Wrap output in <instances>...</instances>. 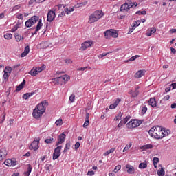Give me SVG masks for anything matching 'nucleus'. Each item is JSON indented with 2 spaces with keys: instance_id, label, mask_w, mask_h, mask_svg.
I'll return each mask as SVG.
<instances>
[{
  "instance_id": "8",
  "label": "nucleus",
  "mask_w": 176,
  "mask_h": 176,
  "mask_svg": "<svg viewBox=\"0 0 176 176\" xmlns=\"http://www.w3.org/2000/svg\"><path fill=\"white\" fill-rule=\"evenodd\" d=\"M62 148H63L62 146H58L54 149L53 155H52L53 160H57V159H58V157H60V156H61Z\"/></svg>"
},
{
  "instance_id": "28",
  "label": "nucleus",
  "mask_w": 176,
  "mask_h": 176,
  "mask_svg": "<svg viewBox=\"0 0 176 176\" xmlns=\"http://www.w3.org/2000/svg\"><path fill=\"white\" fill-rule=\"evenodd\" d=\"M30 75H31L32 76H36V75H38V71L36 70V67H33L32 69H31L29 72Z\"/></svg>"
},
{
  "instance_id": "31",
  "label": "nucleus",
  "mask_w": 176,
  "mask_h": 176,
  "mask_svg": "<svg viewBox=\"0 0 176 176\" xmlns=\"http://www.w3.org/2000/svg\"><path fill=\"white\" fill-rule=\"evenodd\" d=\"M52 80L54 85H60V82H61V78L60 77H57V78H53Z\"/></svg>"
},
{
  "instance_id": "20",
  "label": "nucleus",
  "mask_w": 176,
  "mask_h": 176,
  "mask_svg": "<svg viewBox=\"0 0 176 176\" xmlns=\"http://www.w3.org/2000/svg\"><path fill=\"white\" fill-rule=\"evenodd\" d=\"M148 103V105H151L153 108H155L157 106L156 99L155 98H151Z\"/></svg>"
},
{
  "instance_id": "48",
  "label": "nucleus",
  "mask_w": 176,
  "mask_h": 176,
  "mask_svg": "<svg viewBox=\"0 0 176 176\" xmlns=\"http://www.w3.org/2000/svg\"><path fill=\"white\" fill-rule=\"evenodd\" d=\"M21 8V5L19 4L13 7L12 12H16V10H19Z\"/></svg>"
},
{
  "instance_id": "55",
  "label": "nucleus",
  "mask_w": 176,
  "mask_h": 176,
  "mask_svg": "<svg viewBox=\"0 0 176 176\" xmlns=\"http://www.w3.org/2000/svg\"><path fill=\"white\" fill-rule=\"evenodd\" d=\"M170 100V95H166L164 97L163 100H161V102L164 100V101H168Z\"/></svg>"
},
{
  "instance_id": "22",
  "label": "nucleus",
  "mask_w": 176,
  "mask_h": 176,
  "mask_svg": "<svg viewBox=\"0 0 176 176\" xmlns=\"http://www.w3.org/2000/svg\"><path fill=\"white\" fill-rule=\"evenodd\" d=\"M120 101H122V99H116L115 102L113 104H111L109 107V109H115V108H116V107H118V105H119V102H120Z\"/></svg>"
},
{
  "instance_id": "1",
  "label": "nucleus",
  "mask_w": 176,
  "mask_h": 176,
  "mask_svg": "<svg viewBox=\"0 0 176 176\" xmlns=\"http://www.w3.org/2000/svg\"><path fill=\"white\" fill-rule=\"evenodd\" d=\"M48 102L46 100L41 102L38 104L33 110L32 116L34 119H39L46 111V107L48 105Z\"/></svg>"
},
{
  "instance_id": "64",
  "label": "nucleus",
  "mask_w": 176,
  "mask_h": 176,
  "mask_svg": "<svg viewBox=\"0 0 176 176\" xmlns=\"http://www.w3.org/2000/svg\"><path fill=\"white\" fill-rule=\"evenodd\" d=\"M13 122H14V119H10V120H9L8 125H9V126H12V125L13 124Z\"/></svg>"
},
{
  "instance_id": "54",
  "label": "nucleus",
  "mask_w": 176,
  "mask_h": 176,
  "mask_svg": "<svg viewBox=\"0 0 176 176\" xmlns=\"http://www.w3.org/2000/svg\"><path fill=\"white\" fill-rule=\"evenodd\" d=\"M109 53H112V52H107V53H103V54L99 55V58H102V57H105V56H108V54H109Z\"/></svg>"
},
{
  "instance_id": "32",
  "label": "nucleus",
  "mask_w": 176,
  "mask_h": 176,
  "mask_svg": "<svg viewBox=\"0 0 176 176\" xmlns=\"http://www.w3.org/2000/svg\"><path fill=\"white\" fill-rule=\"evenodd\" d=\"M75 10V7H72V8H65V12L66 13V14H69V13H72V12H74Z\"/></svg>"
},
{
  "instance_id": "3",
  "label": "nucleus",
  "mask_w": 176,
  "mask_h": 176,
  "mask_svg": "<svg viewBox=\"0 0 176 176\" xmlns=\"http://www.w3.org/2000/svg\"><path fill=\"white\" fill-rule=\"evenodd\" d=\"M148 134L152 138L155 140H162V127L160 126H155L152 127L148 131Z\"/></svg>"
},
{
  "instance_id": "27",
  "label": "nucleus",
  "mask_w": 176,
  "mask_h": 176,
  "mask_svg": "<svg viewBox=\"0 0 176 176\" xmlns=\"http://www.w3.org/2000/svg\"><path fill=\"white\" fill-rule=\"evenodd\" d=\"M31 171H32V166H31L30 164H28L27 171L24 173V176H30V174H31Z\"/></svg>"
},
{
  "instance_id": "10",
  "label": "nucleus",
  "mask_w": 176,
  "mask_h": 176,
  "mask_svg": "<svg viewBox=\"0 0 176 176\" xmlns=\"http://www.w3.org/2000/svg\"><path fill=\"white\" fill-rule=\"evenodd\" d=\"M30 151H38L39 149V139L34 140L29 146Z\"/></svg>"
},
{
  "instance_id": "18",
  "label": "nucleus",
  "mask_w": 176,
  "mask_h": 176,
  "mask_svg": "<svg viewBox=\"0 0 176 176\" xmlns=\"http://www.w3.org/2000/svg\"><path fill=\"white\" fill-rule=\"evenodd\" d=\"M155 32H156V28H150L147 30L146 36H152L153 34H155Z\"/></svg>"
},
{
  "instance_id": "52",
  "label": "nucleus",
  "mask_w": 176,
  "mask_h": 176,
  "mask_svg": "<svg viewBox=\"0 0 176 176\" xmlns=\"http://www.w3.org/2000/svg\"><path fill=\"white\" fill-rule=\"evenodd\" d=\"M15 38L16 42H20L21 41V35L20 34L15 35Z\"/></svg>"
},
{
  "instance_id": "59",
  "label": "nucleus",
  "mask_w": 176,
  "mask_h": 176,
  "mask_svg": "<svg viewBox=\"0 0 176 176\" xmlns=\"http://www.w3.org/2000/svg\"><path fill=\"white\" fill-rule=\"evenodd\" d=\"M153 162L154 164H157V163H159V158L155 157L153 160Z\"/></svg>"
},
{
  "instance_id": "2",
  "label": "nucleus",
  "mask_w": 176,
  "mask_h": 176,
  "mask_svg": "<svg viewBox=\"0 0 176 176\" xmlns=\"http://www.w3.org/2000/svg\"><path fill=\"white\" fill-rule=\"evenodd\" d=\"M37 21L38 22L37 23L34 35H36L38 31H39V30H41V28H42V27L43 26V23H42V19H39V16H33L25 23V27L30 28L32 27V25H34V24H35Z\"/></svg>"
},
{
  "instance_id": "21",
  "label": "nucleus",
  "mask_w": 176,
  "mask_h": 176,
  "mask_svg": "<svg viewBox=\"0 0 176 176\" xmlns=\"http://www.w3.org/2000/svg\"><path fill=\"white\" fill-rule=\"evenodd\" d=\"M145 75V71L144 70H139L136 72L135 74V78H137L138 79H140V78H142Z\"/></svg>"
},
{
  "instance_id": "6",
  "label": "nucleus",
  "mask_w": 176,
  "mask_h": 176,
  "mask_svg": "<svg viewBox=\"0 0 176 176\" xmlns=\"http://www.w3.org/2000/svg\"><path fill=\"white\" fill-rule=\"evenodd\" d=\"M104 36L107 39H110V38H118L119 34L116 30L113 29H110L104 32Z\"/></svg>"
},
{
  "instance_id": "41",
  "label": "nucleus",
  "mask_w": 176,
  "mask_h": 176,
  "mask_svg": "<svg viewBox=\"0 0 176 176\" xmlns=\"http://www.w3.org/2000/svg\"><path fill=\"white\" fill-rule=\"evenodd\" d=\"M132 145L133 144L131 143L126 144V146L124 147V148L123 149L122 152H126V151H129V149H130V148H131Z\"/></svg>"
},
{
  "instance_id": "19",
  "label": "nucleus",
  "mask_w": 176,
  "mask_h": 176,
  "mask_svg": "<svg viewBox=\"0 0 176 176\" xmlns=\"http://www.w3.org/2000/svg\"><path fill=\"white\" fill-rule=\"evenodd\" d=\"M126 168H127L128 174H134L135 172V168H134L133 166L130 164H126Z\"/></svg>"
},
{
  "instance_id": "49",
  "label": "nucleus",
  "mask_w": 176,
  "mask_h": 176,
  "mask_svg": "<svg viewBox=\"0 0 176 176\" xmlns=\"http://www.w3.org/2000/svg\"><path fill=\"white\" fill-rule=\"evenodd\" d=\"M140 24H141V21H137L135 23H134V25H133V30H135V28L138 27Z\"/></svg>"
},
{
  "instance_id": "50",
  "label": "nucleus",
  "mask_w": 176,
  "mask_h": 176,
  "mask_svg": "<svg viewBox=\"0 0 176 176\" xmlns=\"http://www.w3.org/2000/svg\"><path fill=\"white\" fill-rule=\"evenodd\" d=\"M69 101H70V102H74V101H75V94H72L69 96Z\"/></svg>"
},
{
  "instance_id": "37",
  "label": "nucleus",
  "mask_w": 176,
  "mask_h": 176,
  "mask_svg": "<svg viewBox=\"0 0 176 176\" xmlns=\"http://www.w3.org/2000/svg\"><path fill=\"white\" fill-rule=\"evenodd\" d=\"M70 148H71V143L69 142L66 143L65 147L63 150V153H65L67 151H68Z\"/></svg>"
},
{
  "instance_id": "12",
  "label": "nucleus",
  "mask_w": 176,
  "mask_h": 176,
  "mask_svg": "<svg viewBox=\"0 0 176 176\" xmlns=\"http://www.w3.org/2000/svg\"><path fill=\"white\" fill-rule=\"evenodd\" d=\"M66 137L67 135L64 133L60 134L58 137V141L56 142V146H58V145H60V144H64V142H65Z\"/></svg>"
},
{
  "instance_id": "43",
  "label": "nucleus",
  "mask_w": 176,
  "mask_h": 176,
  "mask_svg": "<svg viewBox=\"0 0 176 176\" xmlns=\"http://www.w3.org/2000/svg\"><path fill=\"white\" fill-rule=\"evenodd\" d=\"M148 167V165L146 163H140L139 164V168H146Z\"/></svg>"
},
{
  "instance_id": "35",
  "label": "nucleus",
  "mask_w": 176,
  "mask_h": 176,
  "mask_svg": "<svg viewBox=\"0 0 176 176\" xmlns=\"http://www.w3.org/2000/svg\"><path fill=\"white\" fill-rule=\"evenodd\" d=\"M115 152V148H111L110 150H108L107 152L104 153V156H108V155H111V153H113Z\"/></svg>"
},
{
  "instance_id": "57",
  "label": "nucleus",
  "mask_w": 176,
  "mask_h": 176,
  "mask_svg": "<svg viewBox=\"0 0 176 176\" xmlns=\"http://www.w3.org/2000/svg\"><path fill=\"white\" fill-rule=\"evenodd\" d=\"M18 29H19V26L15 25L14 26V28H12L11 32H16V31H17Z\"/></svg>"
},
{
  "instance_id": "62",
  "label": "nucleus",
  "mask_w": 176,
  "mask_h": 176,
  "mask_svg": "<svg viewBox=\"0 0 176 176\" xmlns=\"http://www.w3.org/2000/svg\"><path fill=\"white\" fill-rule=\"evenodd\" d=\"M87 175H89V176L94 175V171H93V170L88 171Z\"/></svg>"
},
{
  "instance_id": "38",
  "label": "nucleus",
  "mask_w": 176,
  "mask_h": 176,
  "mask_svg": "<svg viewBox=\"0 0 176 176\" xmlns=\"http://www.w3.org/2000/svg\"><path fill=\"white\" fill-rule=\"evenodd\" d=\"M4 38L5 39H12V38H13V34H10V33H7L4 34Z\"/></svg>"
},
{
  "instance_id": "7",
  "label": "nucleus",
  "mask_w": 176,
  "mask_h": 176,
  "mask_svg": "<svg viewBox=\"0 0 176 176\" xmlns=\"http://www.w3.org/2000/svg\"><path fill=\"white\" fill-rule=\"evenodd\" d=\"M141 121L138 120H132L126 124L127 129H135L141 124Z\"/></svg>"
},
{
  "instance_id": "36",
  "label": "nucleus",
  "mask_w": 176,
  "mask_h": 176,
  "mask_svg": "<svg viewBox=\"0 0 176 176\" xmlns=\"http://www.w3.org/2000/svg\"><path fill=\"white\" fill-rule=\"evenodd\" d=\"M122 116H123V114L122 113H119L115 118L114 120L119 121L122 120Z\"/></svg>"
},
{
  "instance_id": "58",
  "label": "nucleus",
  "mask_w": 176,
  "mask_h": 176,
  "mask_svg": "<svg viewBox=\"0 0 176 176\" xmlns=\"http://www.w3.org/2000/svg\"><path fill=\"white\" fill-rule=\"evenodd\" d=\"M117 17H118V19H119V20H122V19H124V17H126V16L125 15H122V14H118V16H117Z\"/></svg>"
},
{
  "instance_id": "33",
  "label": "nucleus",
  "mask_w": 176,
  "mask_h": 176,
  "mask_svg": "<svg viewBox=\"0 0 176 176\" xmlns=\"http://www.w3.org/2000/svg\"><path fill=\"white\" fill-rule=\"evenodd\" d=\"M60 78V80H64L65 84L67 83V82H68V80H69L70 79L69 76L68 75H65Z\"/></svg>"
},
{
  "instance_id": "13",
  "label": "nucleus",
  "mask_w": 176,
  "mask_h": 176,
  "mask_svg": "<svg viewBox=\"0 0 176 176\" xmlns=\"http://www.w3.org/2000/svg\"><path fill=\"white\" fill-rule=\"evenodd\" d=\"M91 45H93L92 41H88L82 43L81 45V50H86V49H88V47H90Z\"/></svg>"
},
{
  "instance_id": "53",
  "label": "nucleus",
  "mask_w": 176,
  "mask_h": 176,
  "mask_svg": "<svg viewBox=\"0 0 176 176\" xmlns=\"http://www.w3.org/2000/svg\"><path fill=\"white\" fill-rule=\"evenodd\" d=\"M6 118V113H3L2 114V118H1V121L0 122L1 123H3V122H5V119Z\"/></svg>"
},
{
  "instance_id": "11",
  "label": "nucleus",
  "mask_w": 176,
  "mask_h": 176,
  "mask_svg": "<svg viewBox=\"0 0 176 176\" xmlns=\"http://www.w3.org/2000/svg\"><path fill=\"white\" fill-rule=\"evenodd\" d=\"M47 21H49L50 23H52V21H53V20L56 19V12L52 10H50L47 14Z\"/></svg>"
},
{
  "instance_id": "47",
  "label": "nucleus",
  "mask_w": 176,
  "mask_h": 176,
  "mask_svg": "<svg viewBox=\"0 0 176 176\" xmlns=\"http://www.w3.org/2000/svg\"><path fill=\"white\" fill-rule=\"evenodd\" d=\"M55 124L56 126H61L63 124V120L62 119H59V120H57L56 122H55Z\"/></svg>"
},
{
  "instance_id": "46",
  "label": "nucleus",
  "mask_w": 176,
  "mask_h": 176,
  "mask_svg": "<svg viewBox=\"0 0 176 176\" xmlns=\"http://www.w3.org/2000/svg\"><path fill=\"white\" fill-rule=\"evenodd\" d=\"M54 141V138H50V139H46L45 140V144H53V142Z\"/></svg>"
},
{
  "instance_id": "42",
  "label": "nucleus",
  "mask_w": 176,
  "mask_h": 176,
  "mask_svg": "<svg viewBox=\"0 0 176 176\" xmlns=\"http://www.w3.org/2000/svg\"><path fill=\"white\" fill-rule=\"evenodd\" d=\"M4 72V74L3 76V78L4 79H8L9 78V76H10V73L8 72Z\"/></svg>"
},
{
  "instance_id": "29",
  "label": "nucleus",
  "mask_w": 176,
  "mask_h": 176,
  "mask_svg": "<svg viewBox=\"0 0 176 176\" xmlns=\"http://www.w3.org/2000/svg\"><path fill=\"white\" fill-rule=\"evenodd\" d=\"M139 87H137L134 91H131V94L132 97H137L140 94V91H138Z\"/></svg>"
},
{
  "instance_id": "44",
  "label": "nucleus",
  "mask_w": 176,
  "mask_h": 176,
  "mask_svg": "<svg viewBox=\"0 0 176 176\" xmlns=\"http://www.w3.org/2000/svg\"><path fill=\"white\" fill-rule=\"evenodd\" d=\"M135 14H139V16H145V14H146V11L143 10V11H138L136 12Z\"/></svg>"
},
{
  "instance_id": "40",
  "label": "nucleus",
  "mask_w": 176,
  "mask_h": 176,
  "mask_svg": "<svg viewBox=\"0 0 176 176\" xmlns=\"http://www.w3.org/2000/svg\"><path fill=\"white\" fill-rule=\"evenodd\" d=\"M146 111H148V107H146V106L142 107L141 109L142 115H145V113H146Z\"/></svg>"
},
{
  "instance_id": "5",
  "label": "nucleus",
  "mask_w": 176,
  "mask_h": 176,
  "mask_svg": "<svg viewBox=\"0 0 176 176\" xmlns=\"http://www.w3.org/2000/svg\"><path fill=\"white\" fill-rule=\"evenodd\" d=\"M138 6V4L137 2H131L129 1L128 3H125L122 4L120 7V12H122L123 13H126V12H129L131 8H137Z\"/></svg>"
},
{
  "instance_id": "39",
  "label": "nucleus",
  "mask_w": 176,
  "mask_h": 176,
  "mask_svg": "<svg viewBox=\"0 0 176 176\" xmlns=\"http://www.w3.org/2000/svg\"><path fill=\"white\" fill-rule=\"evenodd\" d=\"M12 67L7 66L5 67L3 72H8L9 74H12Z\"/></svg>"
},
{
  "instance_id": "24",
  "label": "nucleus",
  "mask_w": 176,
  "mask_h": 176,
  "mask_svg": "<svg viewBox=\"0 0 176 176\" xmlns=\"http://www.w3.org/2000/svg\"><path fill=\"white\" fill-rule=\"evenodd\" d=\"M35 94V91H32L30 93H26L25 94L23 95V98L24 100H28V98H30V97H32V96H34Z\"/></svg>"
},
{
  "instance_id": "16",
  "label": "nucleus",
  "mask_w": 176,
  "mask_h": 176,
  "mask_svg": "<svg viewBox=\"0 0 176 176\" xmlns=\"http://www.w3.org/2000/svg\"><path fill=\"white\" fill-rule=\"evenodd\" d=\"M58 10H63V9H64V11H62L59 15H58V17H64V16H65V6L63 5V4H59L58 5Z\"/></svg>"
},
{
  "instance_id": "34",
  "label": "nucleus",
  "mask_w": 176,
  "mask_h": 176,
  "mask_svg": "<svg viewBox=\"0 0 176 176\" xmlns=\"http://www.w3.org/2000/svg\"><path fill=\"white\" fill-rule=\"evenodd\" d=\"M38 74H39V72H42V71H44V69H46V65H43L41 67H35Z\"/></svg>"
},
{
  "instance_id": "15",
  "label": "nucleus",
  "mask_w": 176,
  "mask_h": 176,
  "mask_svg": "<svg viewBox=\"0 0 176 176\" xmlns=\"http://www.w3.org/2000/svg\"><path fill=\"white\" fill-rule=\"evenodd\" d=\"M50 43L49 41H42L40 44L37 45L38 49H46L49 47Z\"/></svg>"
},
{
  "instance_id": "4",
  "label": "nucleus",
  "mask_w": 176,
  "mask_h": 176,
  "mask_svg": "<svg viewBox=\"0 0 176 176\" xmlns=\"http://www.w3.org/2000/svg\"><path fill=\"white\" fill-rule=\"evenodd\" d=\"M104 16V12L101 10H96L93 14H91L89 16L88 23L89 24H93V23H96L97 21L100 20L101 17Z\"/></svg>"
},
{
  "instance_id": "60",
  "label": "nucleus",
  "mask_w": 176,
  "mask_h": 176,
  "mask_svg": "<svg viewBox=\"0 0 176 176\" xmlns=\"http://www.w3.org/2000/svg\"><path fill=\"white\" fill-rule=\"evenodd\" d=\"M16 17H17V19H19V20H23V19L22 14H16Z\"/></svg>"
},
{
  "instance_id": "30",
  "label": "nucleus",
  "mask_w": 176,
  "mask_h": 176,
  "mask_svg": "<svg viewBox=\"0 0 176 176\" xmlns=\"http://www.w3.org/2000/svg\"><path fill=\"white\" fill-rule=\"evenodd\" d=\"M164 174H166V172L164 171V168L161 166V169L157 170V175L158 176H164Z\"/></svg>"
},
{
  "instance_id": "17",
  "label": "nucleus",
  "mask_w": 176,
  "mask_h": 176,
  "mask_svg": "<svg viewBox=\"0 0 176 176\" xmlns=\"http://www.w3.org/2000/svg\"><path fill=\"white\" fill-rule=\"evenodd\" d=\"M170 134H171L170 130L166 128H162V138H164V137H167L168 135H170Z\"/></svg>"
},
{
  "instance_id": "23",
  "label": "nucleus",
  "mask_w": 176,
  "mask_h": 176,
  "mask_svg": "<svg viewBox=\"0 0 176 176\" xmlns=\"http://www.w3.org/2000/svg\"><path fill=\"white\" fill-rule=\"evenodd\" d=\"M89 118H90V114H89V113H86L85 122H84V124H83V127L85 129H86V127H87V126H89Z\"/></svg>"
},
{
  "instance_id": "61",
  "label": "nucleus",
  "mask_w": 176,
  "mask_h": 176,
  "mask_svg": "<svg viewBox=\"0 0 176 176\" xmlns=\"http://www.w3.org/2000/svg\"><path fill=\"white\" fill-rule=\"evenodd\" d=\"M80 146V143L79 142H77L75 144V149H78V148Z\"/></svg>"
},
{
  "instance_id": "45",
  "label": "nucleus",
  "mask_w": 176,
  "mask_h": 176,
  "mask_svg": "<svg viewBox=\"0 0 176 176\" xmlns=\"http://www.w3.org/2000/svg\"><path fill=\"white\" fill-rule=\"evenodd\" d=\"M120 168H122V166L121 165H117L115 167V168H114V170L113 171V173H118V171H120Z\"/></svg>"
},
{
  "instance_id": "26",
  "label": "nucleus",
  "mask_w": 176,
  "mask_h": 176,
  "mask_svg": "<svg viewBox=\"0 0 176 176\" xmlns=\"http://www.w3.org/2000/svg\"><path fill=\"white\" fill-rule=\"evenodd\" d=\"M28 53H30V46L27 45L25 47L24 52L21 54V56L25 57V56H27V54H28Z\"/></svg>"
},
{
  "instance_id": "25",
  "label": "nucleus",
  "mask_w": 176,
  "mask_h": 176,
  "mask_svg": "<svg viewBox=\"0 0 176 176\" xmlns=\"http://www.w3.org/2000/svg\"><path fill=\"white\" fill-rule=\"evenodd\" d=\"M152 148H153V145H152L151 144H146V145L142 146L140 147V149L142 151H148V149H152Z\"/></svg>"
},
{
  "instance_id": "51",
  "label": "nucleus",
  "mask_w": 176,
  "mask_h": 176,
  "mask_svg": "<svg viewBox=\"0 0 176 176\" xmlns=\"http://www.w3.org/2000/svg\"><path fill=\"white\" fill-rule=\"evenodd\" d=\"M138 57H140V55L133 56L129 58V61H134V60H137V58H138Z\"/></svg>"
},
{
  "instance_id": "14",
  "label": "nucleus",
  "mask_w": 176,
  "mask_h": 176,
  "mask_svg": "<svg viewBox=\"0 0 176 176\" xmlns=\"http://www.w3.org/2000/svg\"><path fill=\"white\" fill-rule=\"evenodd\" d=\"M6 156H8V151H6V148L0 149V162L4 160V159L6 158Z\"/></svg>"
},
{
  "instance_id": "63",
  "label": "nucleus",
  "mask_w": 176,
  "mask_h": 176,
  "mask_svg": "<svg viewBox=\"0 0 176 176\" xmlns=\"http://www.w3.org/2000/svg\"><path fill=\"white\" fill-rule=\"evenodd\" d=\"M85 69H87V67L78 68L77 71H85Z\"/></svg>"
},
{
  "instance_id": "56",
  "label": "nucleus",
  "mask_w": 176,
  "mask_h": 176,
  "mask_svg": "<svg viewBox=\"0 0 176 176\" xmlns=\"http://www.w3.org/2000/svg\"><path fill=\"white\" fill-rule=\"evenodd\" d=\"M129 120H130V117H126V118H124V120H122V123H123L124 124H126V123H127V122H129Z\"/></svg>"
},
{
  "instance_id": "9",
  "label": "nucleus",
  "mask_w": 176,
  "mask_h": 176,
  "mask_svg": "<svg viewBox=\"0 0 176 176\" xmlns=\"http://www.w3.org/2000/svg\"><path fill=\"white\" fill-rule=\"evenodd\" d=\"M3 164L8 167H14L17 164V160L16 158L8 159L4 162Z\"/></svg>"
}]
</instances>
